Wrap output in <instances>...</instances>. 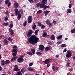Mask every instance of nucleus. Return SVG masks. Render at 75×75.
<instances>
[{"mask_svg":"<svg viewBox=\"0 0 75 75\" xmlns=\"http://www.w3.org/2000/svg\"><path fill=\"white\" fill-rule=\"evenodd\" d=\"M39 40V38L37 37V36L35 35H33L28 39V40L29 41H27V42L28 44L30 42V44H32L33 45L34 44H35L36 43H37Z\"/></svg>","mask_w":75,"mask_h":75,"instance_id":"f257e3e1","label":"nucleus"},{"mask_svg":"<svg viewBox=\"0 0 75 75\" xmlns=\"http://www.w3.org/2000/svg\"><path fill=\"white\" fill-rule=\"evenodd\" d=\"M24 55H22L20 56V58H19L17 60V61L18 62L21 63L23 61H24Z\"/></svg>","mask_w":75,"mask_h":75,"instance_id":"f03ea898","label":"nucleus"},{"mask_svg":"<svg viewBox=\"0 0 75 75\" xmlns=\"http://www.w3.org/2000/svg\"><path fill=\"white\" fill-rule=\"evenodd\" d=\"M40 8H43L44 9H46V8H49V6H46L45 4H40Z\"/></svg>","mask_w":75,"mask_h":75,"instance_id":"7ed1b4c3","label":"nucleus"},{"mask_svg":"<svg viewBox=\"0 0 75 75\" xmlns=\"http://www.w3.org/2000/svg\"><path fill=\"white\" fill-rule=\"evenodd\" d=\"M71 56H72V53H71V50H68L66 54V57H71Z\"/></svg>","mask_w":75,"mask_h":75,"instance_id":"20e7f679","label":"nucleus"},{"mask_svg":"<svg viewBox=\"0 0 75 75\" xmlns=\"http://www.w3.org/2000/svg\"><path fill=\"white\" fill-rule=\"evenodd\" d=\"M33 20V18L31 16H30L28 18V23H31L32 21V20Z\"/></svg>","mask_w":75,"mask_h":75,"instance_id":"39448f33","label":"nucleus"},{"mask_svg":"<svg viewBox=\"0 0 75 75\" xmlns=\"http://www.w3.org/2000/svg\"><path fill=\"white\" fill-rule=\"evenodd\" d=\"M39 50L41 51H43L44 50V45H39Z\"/></svg>","mask_w":75,"mask_h":75,"instance_id":"423d86ee","label":"nucleus"},{"mask_svg":"<svg viewBox=\"0 0 75 75\" xmlns=\"http://www.w3.org/2000/svg\"><path fill=\"white\" fill-rule=\"evenodd\" d=\"M32 33H33V31L31 30H30L29 31L28 33L27 34L28 37H30Z\"/></svg>","mask_w":75,"mask_h":75,"instance_id":"0eeeda50","label":"nucleus"},{"mask_svg":"<svg viewBox=\"0 0 75 75\" xmlns=\"http://www.w3.org/2000/svg\"><path fill=\"white\" fill-rule=\"evenodd\" d=\"M14 71H18V66L17 65L14 66Z\"/></svg>","mask_w":75,"mask_h":75,"instance_id":"6e6552de","label":"nucleus"},{"mask_svg":"<svg viewBox=\"0 0 75 75\" xmlns=\"http://www.w3.org/2000/svg\"><path fill=\"white\" fill-rule=\"evenodd\" d=\"M9 33L11 35H12L13 34V33H14V32H13V30L11 28H10L9 29Z\"/></svg>","mask_w":75,"mask_h":75,"instance_id":"1a4fd4ad","label":"nucleus"},{"mask_svg":"<svg viewBox=\"0 0 75 75\" xmlns=\"http://www.w3.org/2000/svg\"><path fill=\"white\" fill-rule=\"evenodd\" d=\"M47 3V0H42V3L41 4H46Z\"/></svg>","mask_w":75,"mask_h":75,"instance_id":"9d476101","label":"nucleus"},{"mask_svg":"<svg viewBox=\"0 0 75 75\" xmlns=\"http://www.w3.org/2000/svg\"><path fill=\"white\" fill-rule=\"evenodd\" d=\"M18 6L19 5L17 2H15L14 3V7L15 8H17L18 7Z\"/></svg>","mask_w":75,"mask_h":75,"instance_id":"9b49d317","label":"nucleus"},{"mask_svg":"<svg viewBox=\"0 0 75 75\" xmlns=\"http://www.w3.org/2000/svg\"><path fill=\"white\" fill-rule=\"evenodd\" d=\"M50 39L51 40L54 41L55 40V37L54 35H52L50 37Z\"/></svg>","mask_w":75,"mask_h":75,"instance_id":"f8f14e48","label":"nucleus"},{"mask_svg":"<svg viewBox=\"0 0 75 75\" xmlns=\"http://www.w3.org/2000/svg\"><path fill=\"white\" fill-rule=\"evenodd\" d=\"M28 70L29 71H34V69L32 67H28L27 68Z\"/></svg>","mask_w":75,"mask_h":75,"instance_id":"ddd939ff","label":"nucleus"},{"mask_svg":"<svg viewBox=\"0 0 75 75\" xmlns=\"http://www.w3.org/2000/svg\"><path fill=\"white\" fill-rule=\"evenodd\" d=\"M44 62L46 64H49L50 63V60L49 59H46L44 61Z\"/></svg>","mask_w":75,"mask_h":75,"instance_id":"4468645a","label":"nucleus"},{"mask_svg":"<svg viewBox=\"0 0 75 75\" xmlns=\"http://www.w3.org/2000/svg\"><path fill=\"white\" fill-rule=\"evenodd\" d=\"M67 14L69 13H71L72 12V10L71 9H68L67 10Z\"/></svg>","mask_w":75,"mask_h":75,"instance_id":"2eb2a0df","label":"nucleus"},{"mask_svg":"<svg viewBox=\"0 0 75 75\" xmlns=\"http://www.w3.org/2000/svg\"><path fill=\"white\" fill-rule=\"evenodd\" d=\"M21 15L20 13H19L18 15V20H19L20 18H21Z\"/></svg>","mask_w":75,"mask_h":75,"instance_id":"dca6fc26","label":"nucleus"},{"mask_svg":"<svg viewBox=\"0 0 75 75\" xmlns=\"http://www.w3.org/2000/svg\"><path fill=\"white\" fill-rule=\"evenodd\" d=\"M17 57H13L11 59V61H14L17 59Z\"/></svg>","mask_w":75,"mask_h":75,"instance_id":"f3484780","label":"nucleus"},{"mask_svg":"<svg viewBox=\"0 0 75 75\" xmlns=\"http://www.w3.org/2000/svg\"><path fill=\"white\" fill-rule=\"evenodd\" d=\"M51 49V47H47L45 48V51H48V50H50Z\"/></svg>","mask_w":75,"mask_h":75,"instance_id":"a211bd4d","label":"nucleus"},{"mask_svg":"<svg viewBox=\"0 0 75 75\" xmlns=\"http://www.w3.org/2000/svg\"><path fill=\"white\" fill-rule=\"evenodd\" d=\"M26 71V70L25 69H22L21 70V72L22 73H24Z\"/></svg>","mask_w":75,"mask_h":75,"instance_id":"6ab92c4d","label":"nucleus"},{"mask_svg":"<svg viewBox=\"0 0 75 75\" xmlns=\"http://www.w3.org/2000/svg\"><path fill=\"white\" fill-rule=\"evenodd\" d=\"M50 12V11H46L45 15V16H47V15H48V14Z\"/></svg>","mask_w":75,"mask_h":75,"instance_id":"aec40b11","label":"nucleus"},{"mask_svg":"<svg viewBox=\"0 0 75 75\" xmlns=\"http://www.w3.org/2000/svg\"><path fill=\"white\" fill-rule=\"evenodd\" d=\"M31 51L33 53L32 54H33V55H34V54H35V50L34 49H32Z\"/></svg>","mask_w":75,"mask_h":75,"instance_id":"412c9836","label":"nucleus"},{"mask_svg":"<svg viewBox=\"0 0 75 75\" xmlns=\"http://www.w3.org/2000/svg\"><path fill=\"white\" fill-rule=\"evenodd\" d=\"M27 53L28 54V55H33V54H32V53L30 52H27Z\"/></svg>","mask_w":75,"mask_h":75,"instance_id":"4be33fe9","label":"nucleus"},{"mask_svg":"<svg viewBox=\"0 0 75 75\" xmlns=\"http://www.w3.org/2000/svg\"><path fill=\"white\" fill-rule=\"evenodd\" d=\"M66 46H67V45L65 44H62L61 45V47H62V48H64V47H66Z\"/></svg>","mask_w":75,"mask_h":75,"instance_id":"5701e85b","label":"nucleus"},{"mask_svg":"<svg viewBox=\"0 0 75 75\" xmlns=\"http://www.w3.org/2000/svg\"><path fill=\"white\" fill-rule=\"evenodd\" d=\"M17 49H13V52H14L15 53H16V54H17Z\"/></svg>","mask_w":75,"mask_h":75,"instance_id":"b1692460","label":"nucleus"},{"mask_svg":"<svg viewBox=\"0 0 75 75\" xmlns=\"http://www.w3.org/2000/svg\"><path fill=\"white\" fill-rule=\"evenodd\" d=\"M57 37H58L57 38V40H59V39L61 38L62 36V35H59Z\"/></svg>","mask_w":75,"mask_h":75,"instance_id":"393cba45","label":"nucleus"},{"mask_svg":"<svg viewBox=\"0 0 75 75\" xmlns=\"http://www.w3.org/2000/svg\"><path fill=\"white\" fill-rule=\"evenodd\" d=\"M46 24H49V23H50V21L48 19H47L46 20Z\"/></svg>","mask_w":75,"mask_h":75,"instance_id":"a878e982","label":"nucleus"},{"mask_svg":"<svg viewBox=\"0 0 75 75\" xmlns=\"http://www.w3.org/2000/svg\"><path fill=\"white\" fill-rule=\"evenodd\" d=\"M43 37H46L47 36V33L45 32L43 33L42 35Z\"/></svg>","mask_w":75,"mask_h":75,"instance_id":"bb28decb","label":"nucleus"},{"mask_svg":"<svg viewBox=\"0 0 75 75\" xmlns=\"http://www.w3.org/2000/svg\"><path fill=\"white\" fill-rule=\"evenodd\" d=\"M9 11H6L5 12V14L6 16H8L9 15Z\"/></svg>","mask_w":75,"mask_h":75,"instance_id":"cd10ccee","label":"nucleus"},{"mask_svg":"<svg viewBox=\"0 0 75 75\" xmlns=\"http://www.w3.org/2000/svg\"><path fill=\"white\" fill-rule=\"evenodd\" d=\"M20 13V11H18L16 12H15V15L17 16V15H18Z\"/></svg>","mask_w":75,"mask_h":75,"instance_id":"c85d7f7f","label":"nucleus"},{"mask_svg":"<svg viewBox=\"0 0 75 75\" xmlns=\"http://www.w3.org/2000/svg\"><path fill=\"white\" fill-rule=\"evenodd\" d=\"M72 33H75V29H73L71 30Z\"/></svg>","mask_w":75,"mask_h":75,"instance_id":"c756f323","label":"nucleus"},{"mask_svg":"<svg viewBox=\"0 0 75 75\" xmlns=\"http://www.w3.org/2000/svg\"><path fill=\"white\" fill-rule=\"evenodd\" d=\"M42 12V10H39L38 11L37 14H40V13H41Z\"/></svg>","mask_w":75,"mask_h":75,"instance_id":"7c9ffc66","label":"nucleus"},{"mask_svg":"<svg viewBox=\"0 0 75 75\" xmlns=\"http://www.w3.org/2000/svg\"><path fill=\"white\" fill-rule=\"evenodd\" d=\"M36 54L38 55H40L42 54V53H41L40 52H36Z\"/></svg>","mask_w":75,"mask_h":75,"instance_id":"2f4dec72","label":"nucleus"},{"mask_svg":"<svg viewBox=\"0 0 75 75\" xmlns=\"http://www.w3.org/2000/svg\"><path fill=\"white\" fill-rule=\"evenodd\" d=\"M8 41H12V40H13V39L12 38H11L10 37L8 38Z\"/></svg>","mask_w":75,"mask_h":75,"instance_id":"473e14b6","label":"nucleus"},{"mask_svg":"<svg viewBox=\"0 0 75 75\" xmlns=\"http://www.w3.org/2000/svg\"><path fill=\"white\" fill-rule=\"evenodd\" d=\"M10 62V61L9 60H6L5 61V64H9V63Z\"/></svg>","mask_w":75,"mask_h":75,"instance_id":"72a5a7b5","label":"nucleus"},{"mask_svg":"<svg viewBox=\"0 0 75 75\" xmlns=\"http://www.w3.org/2000/svg\"><path fill=\"white\" fill-rule=\"evenodd\" d=\"M23 25L24 27L27 25V21H25L23 23Z\"/></svg>","mask_w":75,"mask_h":75,"instance_id":"f704fd0d","label":"nucleus"},{"mask_svg":"<svg viewBox=\"0 0 75 75\" xmlns=\"http://www.w3.org/2000/svg\"><path fill=\"white\" fill-rule=\"evenodd\" d=\"M22 74V73H21V72L19 71L17 73L16 75H21Z\"/></svg>","mask_w":75,"mask_h":75,"instance_id":"c9c22d12","label":"nucleus"},{"mask_svg":"<svg viewBox=\"0 0 75 75\" xmlns=\"http://www.w3.org/2000/svg\"><path fill=\"white\" fill-rule=\"evenodd\" d=\"M35 27H36V25H34L32 27V28L33 30H35Z\"/></svg>","mask_w":75,"mask_h":75,"instance_id":"e433bc0d","label":"nucleus"},{"mask_svg":"<svg viewBox=\"0 0 75 75\" xmlns=\"http://www.w3.org/2000/svg\"><path fill=\"white\" fill-rule=\"evenodd\" d=\"M13 24L11 23L9 25V27L10 28H13Z\"/></svg>","mask_w":75,"mask_h":75,"instance_id":"4c0bfd02","label":"nucleus"},{"mask_svg":"<svg viewBox=\"0 0 75 75\" xmlns=\"http://www.w3.org/2000/svg\"><path fill=\"white\" fill-rule=\"evenodd\" d=\"M9 1H10V0H7L5 1V3L6 4H7V3H8Z\"/></svg>","mask_w":75,"mask_h":75,"instance_id":"58836bf2","label":"nucleus"},{"mask_svg":"<svg viewBox=\"0 0 75 75\" xmlns=\"http://www.w3.org/2000/svg\"><path fill=\"white\" fill-rule=\"evenodd\" d=\"M41 5V4H40V3H38L37 4H36V7H38L39 6H40V5Z\"/></svg>","mask_w":75,"mask_h":75,"instance_id":"ea45409f","label":"nucleus"},{"mask_svg":"<svg viewBox=\"0 0 75 75\" xmlns=\"http://www.w3.org/2000/svg\"><path fill=\"white\" fill-rule=\"evenodd\" d=\"M39 31V30H37L35 31V35H37Z\"/></svg>","mask_w":75,"mask_h":75,"instance_id":"a19ab883","label":"nucleus"},{"mask_svg":"<svg viewBox=\"0 0 75 75\" xmlns=\"http://www.w3.org/2000/svg\"><path fill=\"white\" fill-rule=\"evenodd\" d=\"M48 24L49 25V27H52V23H49Z\"/></svg>","mask_w":75,"mask_h":75,"instance_id":"79ce46f5","label":"nucleus"},{"mask_svg":"<svg viewBox=\"0 0 75 75\" xmlns=\"http://www.w3.org/2000/svg\"><path fill=\"white\" fill-rule=\"evenodd\" d=\"M38 25L40 27H41V25H42V24H41V22H38Z\"/></svg>","mask_w":75,"mask_h":75,"instance_id":"37998d69","label":"nucleus"},{"mask_svg":"<svg viewBox=\"0 0 75 75\" xmlns=\"http://www.w3.org/2000/svg\"><path fill=\"white\" fill-rule=\"evenodd\" d=\"M4 20L5 21H7V20H8V17L7 16H6L5 17Z\"/></svg>","mask_w":75,"mask_h":75,"instance_id":"c03bdc74","label":"nucleus"},{"mask_svg":"<svg viewBox=\"0 0 75 75\" xmlns=\"http://www.w3.org/2000/svg\"><path fill=\"white\" fill-rule=\"evenodd\" d=\"M4 43H7L8 42V41H7V40H4Z\"/></svg>","mask_w":75,"mask_h":75,"instance_id":"a18cd8bd","label":"nucleus"},{"mask_svg":"<svg viewBox=\"0 0 75 75\" xmlns=\"http://www.w3.org/2000/svg\"><path fill=\"white\" fill-rule=\"evenodd\" d=\"M38 2V0H34V3H37Z\"/></svg>","mask_w":75,"mask_h":75,"instance_id":"49530a36","label":"nucleus"},{"mask_svg":"<svg viewBox=\"0 0 75 75\" xmlns=\"http://www.w3.org/2000/svg\"><path fill=\"white\" fill-rule=\"evenodd\" d=\"M8 25V22L6 23H4L5 26H7Z\"/></svg>","mask_w":75,"mask_h":75,"instance_id":"de8ad7c7","label":"nucleus"},{"mask_svg":"<svg viewBox=\"0 0 75 75\" xmlns=\"http://www.w3.org/2000/svg\"><path fill=\"white\" fill-rule=\"evenodd\" d=\"M29 1L30 3H33V0H28Z\"/></svg>","mask_w":75,"mask_h":75,"instance_id":"09e8293b","label":"nucleus"},{"mask_svg":"<svg viewBox=\"0 0 75 75\" xmlns=\"http://www.w3.org/2000/svg\"><path fill=\"white\" fill-rule=\"evenodd\" d=\"M72 4H70L69 6V8H71L72 7Z\"/></svg>","mask_w":75,"mask_h":75,"instance_id":"8fccbe9b","label":"nucleus"},{"mask_svg":"<svg viewBox=\"0 0 75 75\" xmlns=\"http://www.w3.org/2000/svg\"><path fill=\"white\" fill-rule=\"evenodd\" d=\"M12 55L13 57H16V54L15 53H12Z\"/></svg>","mask_w":75,"mask_h":75,"instance_id":"3c124183","label":"nucleus"},{"mask_svg":"<svg viewBox=\"0 0 75 75\" xmlns=\"http://www.w3.org/2000/svg\"><path fill=\"white\" fill-rule=\"evenodd\" d=\"M33 65V63H30L29 64V66L30 67H31Z\"/></svg>","mask_w":75,"mask_h":75,"instance_id":"603ef678","label":"nucleus"},{"mask_svg":"<svg viewBox=\"0 0 75 75\" xmlns=\"http://www.w3.org/2000/svg\"><path fill=\"white\" fill-rule=\"evenodd\" d=\"M70 63H67V64L66 66L67 67H69V66L70 65Z\"/></svg>","mask_w":75,"mask_h":75,"instance_id":"864d4df0","label":"nucleus"},{"mask_svg":"<svg viewBox=\"0 0 75 75\" xmlns=\"http://www.w3.org/2000/svg\"><path fill=\"white\" fill-rule=\"evenodd\" d=\"M53 23L54 24H56V23H57V21H55V20H54L53 21Z\"/></svg>","mask_w":75,"mask_h":75,"instance_id":"5fc2aeb1","label":"nucleus"},{"mask_svg":"<svg viewBox=\"0 0 75 75\" xmlns=\"http://www.w3.org/2000/svg\"><path fill=\"white\" fill-rule=\"evenodd\" d=\"M20 12H21V13H23V9H20Z\"/></svg>","mask_w":75,"mask_h":75,"instance_id":"6e6d98bb","label":"nucleus"},{"mask_svg":"<svg viewBox=\"0 0 75 75\" xmlns=\"http://www.w3.org/2000/svg\"><path fill=\"white\" fill-rule=\"evenodd\" d=\"M41 26H42V28L43 29H44V27L45 26H44V25H42Z\"/></svg>","mask_w":75,"mask_h":75,"instance_id":"4d7b16f0","label":"nucleus"},{"mask_svg":"<svg viewBox=\"0 0 75 75\" xmlns=\"http://www.w3.org/2000/svg\"><path fill=\"white\" fill-rule=\"evenodd\" d=\"M52 67V69H53V70L55 71V67H54V66H53Z\"/></svg>","mask_w":75,"mask_h":75,"instance_id":"13d9d810","label":"nucleus"},{"mask_svg":"<svg viewBox=\"0 0 75 75\" xmlns=\"http://www.w3.org/2000/svg\"><path fill=\"white\" fill-rule=\"evenodd\" d=\"M10 4H11V3L10 2H9L8 4V7H9L10 6Z\"/></svg>","mask_w":75,"mask_h":75,"instance_id":"bf43d9fd","label":"nucleus"},{"mask_svg":"<svg viewBox=\"0 0 75 75\" xmlns=\"http://www.w3.org/2000/svg\"><path fill=\"white\" fill-rule=\"evenodd\" d=\"M57 44H60L62 43V42H61V41H60L59 42H57Z\"/></svg>","mask_w":75,"mask_h":75,"instance_id":"052dcab7","label":"nucleus"},{"mask_svg":"<svg viewBox=\"0 0 75 75\" xmlns=\"http://www.w3.org/2000/svg\"><path fill=\"white\" fill-rule=\"evenodd\" d=\"M18 9H17V8H16V9H15V10H14V11H15V13L16 12H17V11H18Z\"/></svg>","mask_w":75,"mask_h":75,"instance_id":"680f3d73","label":"nucleus"},{"mask_svg":"<svg viewBox=\"0 0 75 75\" xmlns=\"http://www.w3.org/2000/svg\"><path fill=\"white\" fill-rule=\"evenodd\" d=\"M66 51H67V49H65L63 50V52H66Z\"/></svg>","mask_w":75,"mask_h":75,"instance_id":"e2e57ef3","label":"nucleus"},{"mask_svg":"<svg viewBox=\"0 0 75 75\" xmlns=\"http://www.w3.org/2000/svg\"><path fill=\"white\" fill-rule=\"evenodd\" d=\"M13 48H17V47L16 46H13Z\"/></svg>","mask_w":75,"mask_h":75,"instance_id":"0e129e2a","label":"nucleus"},{"mask_svg":"<svg viewBox=\"0 0 75 75\" xmlns=\"http://www.w3.org/2000/svg\"><path fill=\"white\" fill-rule=\"evenodd\" d=\"M56 58H59V56L58 55H56Z\"/></svg>","mask_w":75,"mask_h":75,"instance_id":"69168bd1","label":"nucleus"},{"mask_svg":"<svg viewBox=\"0 0 75 75\" xmlns=\"http://www.w3.org/2000/svg\"><path fill=\"white\" fill-rule=\"evenodd\" d=\"M47 66L48 67H50V64L48 63L47 65Z\"/></svg>","mask_w":75,"mask_h":75,"instance_id":"338daca9","label":"nucleus"},{"mask_svg":"<svg viewBox=\"0 0 75 75\" xmlns=\"http://www.w3.org/2000/svg\"><path fill=\"white\" fill-rule=\"evenodd\" d=\"M2 70V67L1 66H0V71H1Z\"/></svg>","mask_w":75,"mask_h":75,"instance_id":"774afa93","label":"nucleus"}]
</instances>
